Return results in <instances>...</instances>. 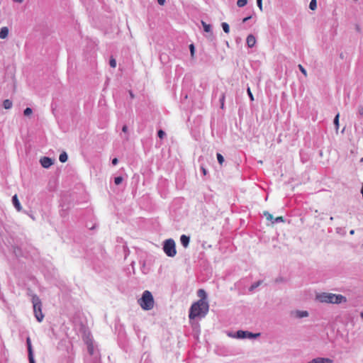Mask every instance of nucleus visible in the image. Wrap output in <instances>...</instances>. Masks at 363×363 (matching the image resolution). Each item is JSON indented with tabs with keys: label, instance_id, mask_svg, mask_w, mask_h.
<instances>
[{
	"label": "nucleus",
	"instance_id": "393cba45",
	"mask_svg": "<svg viewBox=\"0 0 363 363\" xmlns=\"http://www.w3.org/2000/svg\"><path fill=\"white\" fill-rule=\"evenodd\" d=\"M247 4V0H238L237 5L238 7H243Z\"/></svg>",
	"mask_w": 363,
	"mask_h": 363
},
{
	"label": "nucleus",
	"instance_id": "f03ea898",
	"mask_svg": "<svg viewBox=\"0 0 363 363\" xmlns=\"http://www.w3.org/2000/svg\"><path fill=\"white\" fill-rule=\"evenodd\" d=\"M315 299L320 303L340 304L347 302V298L342 294L323 292L315 296Z\"/></svg>",
	"mask_w": 363,
	"mask_h": 363
},
{
	"label": "nucleus",
	"instance_id": "ddd939ff",
	"mask_svg": "<svg viewBox=\"0 0 363 363\" xmlns=\"http://www.w3.org/2000/svg\"><path fill=\"white\" fill-rule=\"evenodd\" d=\"M313 359L314 363H333V361L330 358L317 357Z\"/></svg>",
	"mask_w": 363,
	"mask_h": 363
},
{
	"label": "nucleus",
	"instance_id": "dca6fc26",
	"mask_svg": "<svg viewBox=\"0 0 363 363\" xmlns=\"http://www.w3.org/2000/svg\"><path fill=\"white\" fill-rule=\"evenodd\" d=\"M201 24H202V26L203 27L204 31L206 32V33H211V35H213L212 31H211V28H212L211 25L207 24L203 21H201Z\"/></svg>",
	"mask_w": 363,
	"mask_h": 363
},
{
	"label": "nucleus",
	"instance_id": "4468645a",
	"mask_svg": "<svg viewBox=\"0 0 363 363\" xmlns=\"http://www.w3.org/2000/svg\"><path fill=\"white\" fill-rule=\"evenodd\" d=\"M9 28L7 27H2L0 29V38L5 39L8 37Z\"/></svg>",
	"mask_w": 363,
	"mask_h": 363
},
{
	"label": "nucleus",
	"instance_id": "58836bf2",
	"mask_svg": "<svg viewBox=\"0 0 363 363\" xmlns=\"http://www.w3.org/2000/svg\"><path fill=\"white\" fill-rule=\"evenodd\" d=\"M165 135L166 133H164V131L160 129V140H162Z\"/></svg>",
	"mask_w": 363,
	"mask_h": 363
},
{
	"label": "nucleus",
	"instance_id": "5701e85b",
	"mask_svg": "<svg viewBox=\"0 0 363 363\" xmlns=\"http://www.w3.org/2000/svg\"><path fill=\"white\" fill-rule=\"evenodd\" d=\"M339 117H340V114L337 113L333 120V123H334V125H335L336 130H337L339 128Z\"/></svg>",
	"mask_w": 363,
	"mask_h": 363
},
{
	"label": "nucleus",
	"instance_id": "79ce46f5",
	"mask_svg": "<svg viewBox=\"0 0 363 363\" xmlns=\"http://www.w3.org/2000/svg\"><path fill=\"white\" fill-rule=\"evenodd\" d=\"M250 18H251V16H247V17H245V18H244L242 19V22H243V23H245V22H247L248 20H250Z\"/></svg>",
	"mask_w": 363,
	"mask_h": 363
},
{
	"label": "nucleus",
	"instance_id": "8fccbe9b",
	"mask_svg": "<svg viewBox=\"0 0 363 363\" xmlns=\"http://www.w3.org/2000/svg\"><path fill=\"white\" fill-rule=\"evenodd\" d=\"M330 220H333V217H332V216H331V217L330 218Z\"/></svg>",
	"mask_w": 363,
	"mask_h": 363
},
{
	"label": "nucleus",
	"instance_id": "72a5a7b5",
	"mask_svg": "<svg viewBox=\"0 0 363 363\" xmlns=\"http://www.w3.org/2000/svg\"><path fill=\"white\" fill-rule=\"evenodd\" d=\"M88 352L89 353L92 355L94 354V347H93V345L92 343H90L89 345H88Z\"/></svg>",
	"mask_w": 363,
	"mask_h": 363
},
{
	"label": "nucleus",
	"instance_id": "a18cd8bd",
	"mask_svg": "<svg viewBox=\"0 0 363 363\" xmlns=\"http://www.w3.org/2000/svg\"><path fill=\"white\" fill-rule=\"evenodd\" d=\"M129 94L131 99H133L135 97L133 93L131 91H129Z\"/></svg>",
	"mask_w": 363,
	"mask_h": 363
},
{
	"label": "nucleus",
	"instance_id": "9d476101",
	"mask_svg": "<svg viewBox=\"0 0 363 363\" xmlns=\"http://www.w3.org/2000/svg\"><path fill=\"white\" fill-rule=\"evenodd\" d=\"M246 42L249 48H253L256 43V38L252 34H250L247 37Z\"/></svg>",
	"mask_w": 363,
	"mask_h": 363
},
{
	"label": "nucleus",
	"instance_id": "f257e3e1",
	"mask_svg": "<svg viewBox=\"0 0 363 363\" xmlns=\"http://www.w3.org/2000/svg\"><path fill=\"white\" fill-rule=\"evenodd\" d=\"M209 304L208 301H197L194 303L189 309V318L190 320L197 317L203 318L208 313Z\"/></svg>",
	"mask_w": 363,
	"mask_h": 363
},
{
	"label": "nucleus",
	"instance_id": "a878e982",
	"mask_svg": "<svg viewBox=\"0 0 363 363\" xmlns=\"http://www.w3.org/2000/svg\"><path fill=\"white\" fill-rule=\"evenodd\" d=\"M264 216L266 217L267 220H270L272 223L274 218L272 214H270L268 211H264Z\"/></svg>",
	"mask_w": 363,
	"mask_h": 363
},
{
	"label": "nucleus",
	"instance_id": "4be33fe9",
	"mask_svg": "<svg viewBox=\"0 0 363 363\" xmlns=\"http://www.w3.org/2000/svg\"><path fill=\"white\" fill-rule=\"evenodd\" d=\"M309 8L310 9L314 11L317 8V1L316 0H311L309 4Z\"/></svg>",
	"mask_w": 363,
	"mask_h": 363
},
{
	"label": "nucleus",
	"instance_id": "1a4fd4ad",
	"mask_svg": "<svg viewBox=\"0 0 363 363\" xmlns=\"http://www.w3.org/2000/svg\"><path fill=\"white\" fill-rule=\"evenodd\" d=\"M180 242L184 248H187L189 245L190 237L186 235H182L180 237Z\"/></svg>",
	"mask_w": 363,
	"mask_h": 363
},
{
	"label": "nucleus",
	"instance_id": "0eeeda50",
	"mask_svg": "<svg viewBox=\"0 0 363 363\" xmlns=\"http://www.w3.org/2000/svg\"><path fill=\"white\" fill-rule=\"evenodd\" d=\"M40 162L41 165L44 168H49L53 164L52 160L50 157H42L40 159Z\"/></svg>",
	"mask_w": 363,
	"mask_h": 363
},
{
	"label": "nucleus",
	"instance_id": "de8ad7c7",
	"mask_svg": "<svg viewBox=\"0 0 363 363\" xmlns=\"http://www.w3.org/2000/svg\"><path fill=\"white\" fill-rule=\"evenodd\" d=\"M350 235H354V230H351L350 232Z\"/></svg>",
	"mask_w": 363,
	"mask_h": 363
},
{
	"label": "nucleus",
	"instance_id": "2eb2a0df",
	"mask_svg": "<svg viewBox=\"0 0 363 363\" xmlns=\"http://www.w3.org/2000/svg\"><path fill=\"white\" fill-rule=\"evenodd\" d=\"M26 343H27V347H28V357H33V348H32V345H31V340H30V338L29 337H28L27 339H26Z\"/></svg>",
	"mask_w": 363,
	"mask_h": 363
},
{
	"label": "nucleus",
	"instance_id": "2f4dec72",
	"mask_svg": "<svg viewBox=\"0 0 363 363\" xmlns=\"http://www.w3.org/2000/svg\"><path fill=\"white\" fill-rule=\"evenodd\" d=\"M286 279H284L282 277H279L276 278V279H275V283H277V284L281 283V282H286Z\"/></svg>",
	"mask_w": 363,
	"mask_h": 363
},
{
	"label": "nucleus",
	"instance_id": "a19ab883",
	"mask_svg": "<svg viewBox=\"0 0 363 363\" xmlns=\"http://www.w3.org/2000/svg\"><path fill=\"white\" fill-rule=\"evenodd\" d=\"M201 171H202V172H203V175H206V174H207V170L206 169V168H204L203 167H201Z\"/></svg>",
	"mask_w": 363,
	"mask_h": 363
},
{
	"label": "nucleus",
	"instance_id": "423d86ee",
	"mask_svg": "<svg viewBox=\"0 0 363 363\" xmlns=\"http://www.w3.org/2000/svg\"><path fill=\"white\" fill-rule=\"evenodd\" d=\"M260 335V333H253L249 331H244V330H238L235 335H234L235 337L239 338V339H244V338H256Z\"/></svg>",
	"mask_w": 363,
	"mask_h": 363
},
{
	"label": "nucleus",
	"instance_id": "6e6552de",
	"mask_svg": "<svg viewBox=\"0 0 363 363\" xmlns=\"http://www.w3.org/2000/svg\"><path fill=\"white\" fill-rule=\"evenodd\" d=\"M292 314H294V316L297 318H302L308 317L309 315L308 312L307 311H299V310L292 312Z\"/></svg>",
	"mask_w": 363,
	"mask_h": 363
},
{
	"label": "nucleus",
	"instance_id": "09e8293b",
	"mask_svg": "<svg viewBox=\"0 0 363 363\" xmlns=\"http://www.w3.org/2000/svg\"><path fill=\"white\" fill-rule=\"evenodd\" d=\"M14 1L16 2H18V3H21V2H23V0H14Z\"/></svg>",
	"mask_w": 363,
	"mask_h": 363
},
{
	"label": "nucleus",
	"instance_id": "6ab92c4d",
	"mask_svg": "<svg viewBox=\"0 0 363 363\" xmlns=\"http://www.w3.org/2000/svg\"><path fill=\"white\" fill-rule=\"evenodd\" d=\"M225 99V93H222L220 94V99H219V101H220V108L221 109H224V108H225V104H224Z\"/></svg>",
	"mask_w": 363,
	"mask_h": 363
},
{
	"label": "nucleus",
	"instance_id": "a211bd4d",
	"mask_svg": "<svg viewBox=\"0 0 363 363\" xmlns=\"http://www.w3.org/2000/svg\"><path fill=\"white\" fill-rule=\"evenodd\" d=\"M67 155L65 152H62L60 155V157H59V160L61 162L64 163L65 162H67Z\"/></svg>",
	"mask_w": 363,
	"mask_h": 363
},
{
	"label": "nucleus",
	"instance_id": "39448f33",
	"mask_svg": "<svg viewBox=\"0 0 363 363\" xmlns=\"http://www.w3.org/2000/svg\"><path fill=\"white\" fill-rule=\"evenodd\" d=\"M32 303L35 316L38 322H41L44 318V315L42 312V303L40 298L35 294L33 295Z\"/></svg>",
	"mask_w": 363,
	"mask_h": 363
},
{
	"label": "nucleus",
	"instance_id": "aec40b11",
	"mask_svg": "<svg viewBox=\"0 0 363 363\" xmlns=\"http://www.w3.org/2000/svg\"><path fill=\"white\" fill-rule=\"evenodd\" d=\"M221 26H222L223 31L225 33H228L230 32V26L227 23H225V22L222 23Z\"/></svg>",
	"mask_w": 363,
	"mask_h": 363
},
{
	"label": "nucleus",
	"instance_id": "cd10ccee",
	"mask_svg": "<svg viewBox=\"0 0 363 363\" xmlns=\"http://www.w3.org/2000/svg\"><path fill=\"white\" fill-rule=\"evenodd\" d=\"M279 222H284V218L282 216L277 217L276 218H274L273 220L272 223L274 224V223H277Z\"/></svg>",
	"mask_w": 363,
	"mask_h": 363
},
{
	"label": "nucleus",
	"instance_id": "c03bdc74",
	"mask_svg": "<svg viewBox=\"0 0 363 363\" xmlns=\"http://www.w3.org/2000/svg\"><path fill=\"white\" fill-rule=\"evenodd\" d=\"M28 359H29L30 363H35L33 357H29Z\"/></svg>",
	"mask_w": 363,
	"mask_h": 363
},
{
	"label": "nucleus",
	"instance_id": "473e14b6",
	"mask_svg": "<svg viewBox=\"0 0 363 363\" xmlns=\"http://www.w3.org/2000/svg\"><path fill=\"white\" fill-rule=\"evenodd\" d=\"M189 50H190L191 57H194V52H195V46L194 44L189 45Z\"/></svg>",
	"mask_w": 363,
	"mask_h": 363
},
{
	"label": "nucleus",
	"instance_id": "f8f14e48",
	"mask_svg": "<svg viewBox=\"0 0 363 363\" xmlns=\"http://www.w3.org/2000/svg\"><path fill=\"white\" fill-rule=\"evenodd\" d=\"M12 201H13V204L15 206V208H16V210L18 211H20L22 209V207L21 206V203L18 201V196L16 194L13 196Z\"/></svg>",
	"mask_w": 363,
	"mask_h": 363
},
{
	"label": "nucleus",
	"instance_id": "20e7f679",
	"mask_svg": "<svg viewBox=\"0 0 363 363\" xmlns=\"http://www.w3.org/2000/svg\"><path fill=\"white\" fill-rule=\"evenodd\" d=\"M162 250L169 257H174L177 255L176 243L172 238H169L163 242Z\"/></svg>",
	"mask_w": 363,
	"mask_h": 363
},
{
	"label": "nucleus",
	"instance_id": "49530a36",
	"mask_svg": "<svg viewBox=\"0 0 363 363\" xmlns=\"http://www.w3.org/2000/svg\"><path fill=\"white\" fill-rule=\"evenodd\" d=\"M165 3V0H160V6L164 5Z\"/></svg>",
	"mask_w": 363,
	"mask_h": 363
},
{
	"label": "nucleus",
	"instance_id": "c756f323",
	"mask_svg": "<svg viewBox=\"0 0 363 363\" xmlns=\"http://www.w3.org/2000/svg\"><path fill=\"white\" fill-rule=\"evenodd\" d=\"M109 64L111 67L115 68L116 67V60L113 57H111Z\"/></svg>",
	"mask_w": 363,
	"mask_h": 363
},
{
	"label": "nucleus",
	"instance_id": "3c124183",
	"mask_svg": "<svg viewBox=\"0 0 363 363\" xmlns=\"http://www.w3.org/2000/svg\"><path fill=\"white\" fill-rule=\"evenodd\" d=\"M363 160V158L362 159V161Z\"/></svg>",
	"mask_w": 363,
	"mask_h": 363
},
{
	"label": "nucleus",
	"instance_id": "7c9ffc66",
	"mask_svg": "<svg viewBox=\"0 0 363 363\" xmlns=\"http://www.w3.org/2000/svg\"><path fill=\"white\" fill-rule=\"evenodd\" d=\"M123 182L122 177H117L114 179V182L116 185H119Z\"/></svg>",
	"mask_w": 363,
	"mask_h": 363
},
{
	"label": "nucleus",
	"instance_id": "bb28decb",
	"mask_svg": "<svg viewBox=\"0 0 363 363\" xmlns=\"http://www.w3.org/2000/svg\"><path fill=\"white\" fill-rule=\"evenodd\" d=\"M298 67L299 69V70L301 71V72L306 77L307 76V72L306 70V69L301 65H298Z\"/></svg>",
	"mask_w": 363,
	"mask_h": 363
},
{
	"label": "nucleus",
	"instance_id": "e433bc0d",
	"mask_svg": "<svg viewBox=\"0 0 363 363\" xmlns=\"http://www.w3.org/2000/svg\"><path fill=\"white\" fill-rule=\"evenodd\" d=\"M257 4L259 10L262 11V0H257Z\"/></svg>",
	"mask_w": 363,
	"mask_h": 363
},
{
	"label": "nucleus",
	"instance_id": "9b49d317",
	"mask_svg": "<svg viewBox=\"0 0 363 363\" xmlns=\"http://www.w3.org/2000/svg\"><path fill=\"white\" fill-rule=\"evenodd\" d=\"M197 296L200 298L199 301H208L207 294L203 289H200L197 291Z\"/></svg>",
	"mask_w": 363,
	"mask_h": 363
},
{
	"label": "nucleus",
	"instance_id": "412c9836",
	"mask_svg": "<svg viewBox=\"0 0 363 363\" xmlns=\"http://www.w3.org/2000/svg\"><path fill=\"white\" fill-rule=\"evenodd\" d=\"M262 283V281H258L252 284L249 288L250 291H253L257 287H258Z\"/></svg>",
	"mask_w": 363,
	"mask_h": 363
},
{
	"label": "nucleus",
	"instance_id": "f704fd0d",
	"mask_svg": "<svg viewBox=\"0 0 363 363\" xmlns=\"http://www.w3.org/2000/svg\"><path fill=\"white\" fill-rule=\"evenodd\" d=\"M247 94H248V96H249V97L250 99V101H254V96H253L252 93L251 92V90H250V87H247Z\"/></svg>",
	"mask_w": 363,
	"mask_h": 363
},
{
	"label": "nucleus",
	"instance_id": "c9c22d12",
	"mask_svg": "<svg viewBox=\"0 0 363 363\" xmlns=\"http://www.w3.org/2000/svg\"><path fill=\"white\" fill-rule=\"evenodd\" d=\"M358 115L361 117L363 116V106L362 105L358 106Z\"/></svg>",
	"mask_w": 363,
	"mask_h": 363
},
{
	"label": "nucleus",
	"instance_id": "c85d7f7f",
	"mask_svg": "<svg viewBox=\"0 0 363 363\" xmlns=\"http://www.w3.org/2000/svg\"><path fill=\"white\" fill-rule=\"evenodd\" d=\"M32 113H33V111L30 108H26L23 111L24 115L26 116L31 115Z\"/></svg>",
	"mask_w": 363,
	"mask_h": 363
},
{
	"label": "nucleus",
	"instance_id": "37998d69",
	"mask_svg": "<svg viewBox=\"0 0 363 363\" xmlns=\"http://www.w3.org/2000/svg\"><path fill=\"white\" fill-rule=\"evenodd\" d=\"M122 131L124 132V133H126L128 131L127 125H125L123 126Z\"/></svg>",
	"mask_w": 363,
	"mask_h": 363
},
{
	"label": "nucleus",
	"instance_id": "f3484780",
	"mask_svg": "<svg viewBox=\"0 0 363 363\" xmlns=\"http://www.w3.org/2000/svg\"><path fill=\"white\" fill-rule=\"evenodd\" d=\"M12 101L9 99H5L3 101V106L5 109H10L12 107Z\"/></svg>",
	"mask_w": 363,
	"mask_h": 363
},
{
	"label": "nucleus",
	"instance_id": "4c0bfd02",
	"mask_svg": "<svg viewBox=\"0 0 363 363\" xmlns=\"http://www.w3.org/2000/svg\"><path fill=\"white\" fill-rule=\"evenodd\" d=\"M355 30L358 33H361L362 32L361 27H360V26L359 24H356L355 25Z\"/></svg>",
	"mask_w": 363,
	"mask_h": 363
},
{
	"label": "nucleus",
	"instance_id": "ea45409f",
	"mask_svg": "<svg viewBox=\"0 0 363 363\" xmlns=\"http://www.w3.org/2000/svg\"><path fill=\"white\" fill-rule=\"evenodd\" d=\"M118 159H117V158H113V159L112 160V164H113V165H116V164H118Z\"/></svg>",
	"mask_w": 363,
	"mask_h": 363
},
{
	"label": "nucleus",
	"instance_id": "7ed1b4c3",
	"mask_svg": "<svg viewBox=\"0 0 363 363\" xmlns=\"http://www.w3.org/2000/svg\"><path fill=\"white\" fill-rule=\"evenodd\" d=\"M140 306L145 311H150L154 307L155 301L152 294L149 291H145L142 297L138 300Z\"/></svg>",
	"mask_w": 363,
	"mask_h": 363
},
{
	"label": "nucleus",
	"instance_id": "b1692460",
	"mask_svg": "<svg viewBox=\"0 0 363 363\" xmlns=\"http://www.w3.org/2000/svg\"><path fill=\"white\" fill-rule=\"evenodd\" d=\"M216 157H217V160H218V163L220 165H222L223 163L224 162V157H223V156L220 153H217L216 154Z\"/></svg>",
	"mask_w": 363,
	"mask_h": 363
}]
</instances>
